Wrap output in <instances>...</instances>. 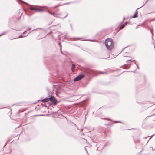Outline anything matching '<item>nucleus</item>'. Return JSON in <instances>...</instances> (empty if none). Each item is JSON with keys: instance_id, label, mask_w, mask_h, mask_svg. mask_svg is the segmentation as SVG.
I'll return each mask as SVG.
<instances>
[{"instance_id": "8", "label": "nucleus", "mask_w": 155, "mask_h": 155, "mask_svg": "<svg viewBox=\"0 0 155 155\" xmlns=\"http://www.w3.org/2000/svg\"><path fill=\"white\" fill-rule=\"evenodd\" d=\"M137 12L135 13L134 14V15L132 17V18H136V17H137Z\"/></svg>"}, {"instance_id": "7", "label": "nucleus", "mask_w": 155, "mask_h": 155, "mask_svg": "<svg viewBox=\"0 0 155 155\" xmlns=\"http://www.w3.org/2000/svg\"><path fill=\"white\" fill-rule=\"evenodd\" d=\"M124 26L125 25L124 24L122 25L120 27V29H122L124 27Z\"/></svg>"}, {"instance_id": "9", "label": "nucleus", "mask_w": 155, "mask_h": 155, "mask_svg": "<svg viewBox=\"0 0 155 155\" xmlns=\"http://www.w3.org/2000/svg\"><path fill=\"white\" fill-rule=\"evenodd\" d=\"M48 12L49 14H50L52 15H53L54 16H55L54 15V13H52L51 12H49V11H48Z\"/></svg>"}, {"instance_id": "6", "label": "nucleus", "mask_w": 155, "mask_h": 155, "mask_svg": "<svg viewBox=\"0 0 155 155\" xmlns=\"http://www.w3.org/2000/svg\"><path fill=\"white\" fill-rule=\"evenodd\" d=\"M75 65L74 64H72V67L71 68V70L73 72H74V68H75Z\"/></svg>"}, {"instance_id": "10", "label": "nucleus", "mask_w": 155, "mask_h": 155, "mask_svg": "<svg viewBox=\"0 0 155 155\" xmlns=\"http://www.w3.org/2000/svg\"><path fill=\"white\" fill-rule=\"evenodd\" d=\"M59 45L60 46V50H61V44H60V42H59Z\"/></svg>"}, {"instance_id": "5", "label": "nucleus", "mask_w": 155, "mask_h": 155, "mask_svg": "<svg viewBox=\"0 0 155 155\" xmlns=\"http://www.w3.org/2000/svg\"><path fill=\"white\" fill-rule=\"evenodd\" d=\"M49 100V98L44 99L42 100V101L43 102H45L48 101Z\"/></svg>"}, {"instance_id": "3", "label": "nucleus", "mask_w": 155, "mask_h": 155, "mask_svg": "<svg viewBox=\"0 0 155 155\" xmlns=\"http://www.w3.org/2000/svg\"><path fill=\"white\" fill-rule=\"evenodd\" d=\"M84 77V75L82 74L80 75L79 76H77L74 79V81H79L81 79L83 78Z\"/></svg>"}, {"instance_id": "2", "label": "nucleus", "mask_w": 155, "mask_h": 155, "mask_svg": "<svg viewBox=\"0 0 155 155\" xmlns=\"http://www.w3.org/2000/svg\"><path fill=\"white\" fill-rule=\"evenodd\" d=\"M49 100L54 104H55L56 103L57 100L56 98L53 96H51L49 98Z\"/></svg>"}, {"instance_id": "4", "label": "nucleus", "mask_w": 155, "mask_h": 155, "mask_svg": "<svg viewBox=\"0 0 155 155\" xmlns=\"http://www.w3.org/2000/svg\"><path fill=\"white\" fill-rule=\"evenodd\" d=\"M30 9L31 10H34L39 12L42 11H43L41 9H39L36 6H34L33 7H31L30 8Z\"/></svg>"}, {"instance_id": "1", "label": "nucleus", "mask_w": 155, "mask_h": 155, "mask_svg": "<svg viewBox=\"0 0 155 155\" xmlns=\"http://www.w3.org/2000/svg\"><path fill=\"white\" fill-rule=\"evenodd\" d=\"M105 45L107 48L109 50L112 49L114 47V44L113 40L110 38L106 39L105 41Z\"/></svg>"}, {"instance_id": "11", "label": "nucleus", "mask_w": 155, "mask_h": 155, "mask_svg": "<svg viewBox=\"0 0 155 155\" xmlns=\"http://www.w3.org/2000/svg\"><path fill=\"white\" fill-rule=\"evenodd\" d=\"M5 33H3V34H1V35H0V36H2V35H4V34H5Z\"/></svg>"}]
</instances>
